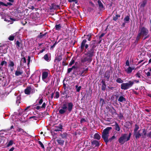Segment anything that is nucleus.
Listing matches in <instances>:
<instances>
[{
    "label": "nucleus",
    "mask_w": 151,
    "mask_h": 151,
    "mask_svg": "<svg viewBox=\"0 0 151 151\" xmlns=\"http://www.w3.org/2000/svg\"><path fill=\"white\" fill-rule=\"evenodd\" d=\"M148 32V30L145 27H142L139 28L138 33L136 38L137 40H139L140 39L141 36H146L145 38L146 39L147 37V35Z\"/></svg>",
    "instance_id": "1"
},
{
    "label": "nucleus",
    "mask_w": 151,
    "mask_h": 151,
    "mask_svg": "<svg viewBox=\"0 0 151 151\" xmlns=\"http://www.w3.org/2000/svg\"><path fill=\"white\" fill-rule=\"evenodd\" d=\"M111 129V127H108L104 129L102 132V137L106 143L109 141L108 138L109 136V132Z\"/></svg>",
    "instance_id": "2"
},
{
    "label": "nucleus",
    "mask_w": 151,
    "mask_h": 151,
    "mask_svg": "<svg viewBox=\"0 0 151 151\" xmlns=\"http://www.w3.org/2000/svg\"><path fill=\"white\" fill-rule=\"evenodd\" d=\"M94 52V50L93 48H91L90 49V50H89L88 52L87 55H88V56L85 58L83 59L82 60V61L84 62L86 61H91L92 60L91 57L93 55Z\"/></svg>",
    "instance_id": "3"
},
{
    "label": "nucleus",
    "mask_w": 151,
    "mask_h": 151,
    "mask_svg": "<svg viewBox=\"0 0 151 151\" xmlns=\"http://www.w3.org/2000/svg\"><path fill=\"white\" fill-rule=\"evenodd\" d=\"M133 84L134 82L130 81L128 82L122 83L121 85V88L122 89L127 90L131 87Z\"/></svg>",
    "instance_id": "4"
},
{
    "label": "nucleus",
    "mask_w": 151,
    "mask_h": 151,
    "mask_svg": "<svg viewBox=\"0 0 151 151\" xmlns=\"http://www.w3.org/2000/svg\"><path fill=\"white\" fill-rule=\"evenodd\" d=\"M50 74V71L48 70L43 71L42 73V80L46 83L48 82V76Z\"/></svg>",
    "instance_id": "5"
},
{
    "label": "nucleus",
    "mask_w": 151,
    "mask_h": 151,
    "mask_svg": "<svg viewBox=\"0 0 151 151\" xmlns=\"http://www.w3.org/2000/svg\"><path fill=\"white\" fill-rule=\"evenodd\" d=\"M129 138L127 137V134H124L122 135L119 138L118 141L121 144H124L125 142L129 140Z\"/></svg>",
    "instance_id": "6"
},
{
    "label": "nucleus",
    "mask_w": 151,
    "mask_h": 151,
    "mask_svg": "<svg viewBox=\"0 0 151 151\" xmlns=\"http://www.w3.org/2000/svg\"><path fill=\"white\" fill-rule=\"evenodd\" d=\"M1 16L2 18L4 19L5 21L8 22H11L12 18L8 14L3 13L1 14Z\"/></svg>",
    "instance_id": "7"
},
{
    "label": "nucleus",
    "mask_w": 151,
    "mask_h": 151,
    "mask_svg": "<svg viewBox=\"0 0 151 151\" xmlns=\"http://www.w3.org/2000/svg\"><path fill=\"white\" fill-rule=\"evenodd\" d=\"M67 110V107L66 105L64 104L61 107V108L59 110V112L60 114H63L66 112Z\"/></svg>",
    "instance_id": "8"
},
{
    "label": "nucleus",
    "mask_w": 151,
    "mask_h": 151,
    "mask_svg": "<svg viewBox=\"0 0 151 151\" xmlns=\"http://www.w3.org/2000/svg\"><path fill=\"white\" fill-rule=\"evenodd\" d=\"M134 134L137 139L139 138L142 135V129H140L136 132H134Z\"/></svg>",
    "instance_id": "9"
},
{
    "label": "nucleus",
    "mask_w": 151,
    "mask_h": 151,
    "mask_svg": "<svg viewBox=\"0 0 151 151\" xmlns=\"http://www.w3.org/2000/svg\"><path fill=\"white\" fill-rule=\"evenodd\" d=\"M125 70L126 73L128 74L131 73L132 71L134 69V67H131L130 66L125 67L124 68Z\"/></svg>",
    "instance_id": "10"
},
{
    "label": "nucleus",
    "mask_w": 151,
    "mask_h": 151,
    "mask_svg": "<svg viewBox=\"0 0 151 151\" xmlns=\"http://www.w3.org/2000/svg\"><path fill=\"white\" fill-rule=\"evenodd\" d=\"M73 105L72 103L70 102L68 103L67 110L69 112L71 111L73 109Z\"/></svg>",
    "instance_id": "11"
},
{
    "label": "nucleus",
    "mask_w": 151,
    "mask_h": 151,
    "mask_svg": "<svg viewBox=\"0 0 151 151\" xmlns=\"http://www.w3.org/2000/svg\"><path fill=\"white\" fill-rule=\"evenodd\" d=\"M56 141L57 142L59 145L62 146L63 145L64 142V140L63 139H62L60 138H59L56 140Z\"/></svg>",
    "instance_id": "12"
},
{
    "label": "nucleus",
    "mask_w": 151,
    "mask_h": 151,
    "mask_svg": "<svg viewBox=\"0 0 151 151\" xmlns=\"http://www.w3.org/2000/svg\"><path fill=\"white\" fill-rule=\"evenodd\" d=\"M32 91V88L30 87H28L25 90L24 92L26 94H29Z\"/></svg>",
    "instance_id": "13"
},
{
    "label": "nucleus",
    "mask_w": 151,
    "mask_h": 151,
    "mask_svg": "<svg viewBox=\"0 0 151 151\" xmlns=\"http://www.w3.org/2000/svg\"><path fill=\"white\" fill-rule=\"evenodd\" d=\"M86 40H83L81 43V47H88V45L86 43Z\"/></svg>",
    "instance_id": "14"
},
{
    "label": "nucleus",
    "mask_w": 151,
    "mask_h": 151,
    "mask_svg": "<svg viewBox=\"0 0 151 151\" xmlns=\"http://www.w3.org/2000/svg\"><path fill=\"white\" fill-rule=\"evenodd\" d=\"M142 136L143 138H145L147 134V131L145 129H142Z\"/></svg>",
    "instance_id": "15"
},
{
    "label": "nucleus",
    "mask_w": 151,
    "mask_h": 151,
    "mask_svg": "<svg viewBox=\"0 0 151 151\" xmlns=\"http://www.w3.org/2000/svg\"><path fill=\"white\" fill-rule=\"evenodd\" d=\"M17 131L19 132H20L19 134L20 135H23L26 132H24L23 129L20 128H18L17 129Z\"/></svg>",
    "instance_id": "16"
},
{
    "label": "nucleus",
    "mask_w": 151,
    "mask_h": 151,
    "mask_svg": "<svg viewBox=\"0 0 151 151\" xmlns=\"http://www.w3.org/2000/svg\"><path fill=\"white\" fill-rule=\"evenodd\" d=\"M45 106H46L45 103V102H44L43 103L42 106H37L36 107H35V108L37 110H39L41 108H45Z\"/></svg>",
    "instance_id": "17"
},
{
    "label": "nucleus",
    "mask_w": 151,
    "mask_h": 151,
    "mask_svg": "<svg viewBox=\"0 0 151 151\" xmlns=\"http://www.w3.org/2000/svg\"><path fill=\"white\" fill-rule=\"evenodd\" d=\"M147 4V1L146 0L143 1L142 2L140 3V7L141 8H143Z\"/></svg>",
    "instance_id": "18"
},
{
    "label": "nucleus",
    "mask_w": 151,
    "mask_h": 151,
    "mask_svg": "<svg viewBox=\"0 0 151 151\" xmlns=\"http://www.w3.org/2000/svg\"><path fill=\"white\" fill-rule=\"evenodd\" d=\"M23 73L22 71L21 70H17L16 71L15 74L17 76H19L21 75Z\"/></svg>",
    "instance_id": "19"
},
{
    "label": "nucleus",
    "mask_w": 151,
    "mask_h": 151,
    "mask_svg": "<svg viewBox=\"0 0 151 151\" xmlns=\"http://www.w3.org/2000/svg\"><path fill=\"white\" fill-rule=\"evenodd\" d=\"M7 62L5 61H2L0 64L1 67H2L3 66H6L7 65Z\"/></svg>",
    "instance_id": "20"
},
{
    "label": "nucleus",
    "mask_w": 151,
    "mask_h": 151,
    "mask_svg": "<svg viewBox=\"0 0 151 151\" xmlns=\"http://www.w3.org/2000/svg\"><path fill=\"white\" fill-rule=\"evenodd\" d=\"M94 139L99 140L100 138V136L98 133H96L94 134Z\"/></svg>",
    "instance_id": "21"
},
{
    "label": "nucleus",
    "mask_w": 151,
    "mask_h": 151,
    "mask_svg": "<svg viewBox=\"0 0 151 151\" xmlns=\"http://www.w3.org/2000/svg\"><path fill=\"white\" fill-rule=\"evenodd\" d=\"M115 129L116 130L119 131L120 130V128L117 122L115 123Z\"/></svg>",
    "instance_id": "22"
},
{
    "label": "nucleus",
    "mask_w": 151,
    "mask_h": 151,
    "mask_svg": "<svg viewBox=\"0 0 151 151\" xmlns=\"http://www.w3.org/2000/svg\"><path fill=\"white\" fill-rule=\"evenodd\" d=\"M124 21L125 23H128L129 21V16H127L124 19Z\"/></svg>",
    "instance_id": "23"
},
{
    "label": "nucleus",
    "mask_w": 151,
    "mask_h": 151,
    "mask_svg": "<svg viewBox=\"0 0 151 151\" xmlns=\"http://www.w3.org/2000/svg\"><path fill=\"white\" fill-rule=\"evenodd\" d=\"M126 99L125 98H124L122 96H120L119 99H118V101L121 102H122L124 101H125Z\"/></svg>",
    "instance_id": "24"
},
{
    "label": "nucleus",
    "mask_w": 151,
    "mask_h": 151,
    "mask_svg": "<svg viewBox=\"0 0 151 151\" xmlns=\"http://www.w3.org/2000/svg\"><path fill=\"white\" fill-rule=\"evenodd\" d=\"M136 77L140 78L141 76V72L139 71L135 75Z\"/></svg>",
    "instance_id": "25"
},
{
    "label": "nucleus",
    "mask_w": 151,
    "mask_h": 151,
    "mask_svg": "<svg viewBox=\"0 0 151 151\" xmlns=\"http://www.w3.org/2000/svg\"><path fill=\"white\" fill-rule=\"evenodd\" d=\"M67 136V134L64 133L63 134H61L60 135V136L62 138V139H63L65 138H66Z\"/></svg>",
    "instance_id": "26"
},
{
    "label": "nucleus",
    "mask_w": 151,
    "mask_h": 151,
    "mask_svg": "<svg viewBox=\"0 0 151 151\" xmlns=\"http://www.w3.org/2000/svg\"><path fill=\"white\" fill-rule=\"evenodd\" d=\"M116 82L119 83H123V81L120 78H118L116 79Z\"/></svg>",
    "instance_id": "27"
},
{
    "label": "nucleus",
    "mask_w": 151,
    "mask_h": 151,
    "mask_svg": "<svg viewBox=\"0 0 151 151\" xmlns=\"http://www.w3.org/2000/svg\"><path fill=\"white\" fill-rule=\"evenodd\" d=\"M57 127L58 128V129H54V131L57 132L58 131H60L62 128V126L61 125L59 124Z\"/></svg>",
    "instance_id": "28"
},
{
    "label": "nucleus",
    "mask_w": 151,
    "mask_h": 151,
    "mask_svg": "<svg viewBox=\"0 0 151 151\" xmlns=\"http://www.w3.org/2000/svg\"><path fill=\"white\" fill-rule=\"evenodd\" d=\"M92 144L93 145H95L96 146H98L99 145V143L98 141H96V140H94L92 142Z\"/></svg>",
    "instance_id": "29"
},
{
    "label": "nucleus",
    "mask_w": 151,
    "mask_h": 151,
    "mask_svg": "<svg viewBox=\"0 0 151 151\" xmlns=\"http://www.w3.org/2000/svg\"><path fill=\"white\" fill-rule=\"evenodd\" d=\"M61 27V26L60 24L56 25L55 27V29L57 30L60 29Z\"/></svg>",
    "instance_id": "30"
},
{
    "label": "nucleus",
    "mask_w": 151,
    "mask_h": 151,
    "mask_svg": "<svg viewBox=\"0 0 151 151\" xmlns=\"http://www.w3.org/2000/svg\"><path fill=\"white\" fill-rule=\"evenodd\" d=\"M14 65V62L12 61H10L8 66L10 67H13Z\"/></svg>",
    "instance_id": "31"
},
{
    "label": "nucleus",
    "mask_w": 151,
    "mask_h": 151,
    "mask_svg": "<svg viewBox=\"0 0 151 151\" xmlns=\"http://www.w3.org/2000/svg\"><path fill=\"white\" fill-rule=\"evenodd\" d=\"M139 127L137 124H136L135 125V128L134 129L133 133L136 132L138 131V130L139 129Z\"/></svg>",
    "instance_id": "32"
},
{
    "label": "nucleus",
    "mask_w": 151,
    "mask_h": 151,
    "mask_svg": "<svg viewBox=\"0 0 151 151\" xmlns=\"http://www.w3.org/2000/svg\"><path fill=\"white\" fill-rule=\"evenodd\" d=\"M98 3L99 6L100 8H102L103 7V5L102 3L101 2V1L100 0H98Z\"/></svg>",
    "instance_id": "33"
},
{
    "label": "nucleus",
    "mask_w": 151,
    "mask_h": 151,
    "mask_svg": "<svg viewBox=\"0 0 151 151\" xmlns=\"http://www.w3.org/2000/svg\"><path fill=\"white\" fill-rule=\"evenodd\" d=\"M120 17V15L119 14H116V15L114 17H113V19L114 21H116L117 20V19Z\"/></svg>",
    "instance_id": "34"
},
{
    "label": "nucleus",
    "mask_w": 151,
    "mask_h": 151,
    "mask_svg": "<svg viewBox=\"0 0 151 151\" xmlns=\"http://www.w3.org/2000/svg\"><path fill=\"white\" fill-rule=\"evenodd\" d=\"M13 144V141L12 140H10L8 142L7 145V147H9L10 146L12 145Z\"/></svg>",
    "instance_id": "35"
},
{
    "label": "nucleus",
    "mask_w": 151,
    "mask_h": 151,
    "mask_svg": "<svg viewBox=\"0 0 151 151\" xmlns=\"http://www.w3.org/2000/svg\"><path fill=\"white\" fill-rule=\"evenodd\" d=\"M75 63V60L72 59V60H71L70 62L69 63V66H71L73 64Z\"/></svg>",
    "instance_id": "36"
},
{
    "label": "nucleus",
    "mask_w": 151,
    "mask_h": 151,
    "mask_svg": "<svg viewBox=\"0 0 151 151\" xmlns=\"http://www.w3.org/2000/svg\"><path fill=\"white\" fill-rule=\"evenodd\" d=\"M76 91L77 92H79L81 88V86H80L78 87L77 85H76Z\"/></svg>",
    "instance_id": "37"
},
{
    "label": "nucleus",
    "mask_w": 151,
    "mask_h": 151,
    "mask_svg": "<svg viewBox=\"0 0 151 151\" xmlns=\"http://www.w3.org/2000/svg\"><path fill=\"white\" fill-rule=\"evenodd\" d=\"M44 59L46 61H47L49 59H48V56L47 54H45L44 55Z\"/></svg>",
    "instance_id": "38"
},
{
    "label": "nucleus",
    "mask_w": 151,
    "mask_h": 151,
    "mask_svg": "<svg viewBox=\"0 0 151 151\" xmlns=\"http://www.w3.org/2000/svg\"><path fill=\"white\" fill-rule=\"evenodd\" d=\"M59 96H60V95H59V93L58 91L56 92L55 93V97L57 99L59 97Z\"/></svg>",
    "instance_id": "39"
},
{
    "label": "nucleus",
    "mask_w": 151,
    "mask_h": 151,
    "mask_svg": "<svg viewBox=\"0 0 151 151\" xmlns=\"http://www.w3.org/2000/svg\"><path fill=\"white\" fill-rule=\"evenodd\" d=\"M38 143L40 145L41 147L42 148H44V145H43V144L42 143V142L41 141H38Z\"/></svg>",
    "instance_id": "40"
},
{
    "label": "nucleus",
    "mask_w": 151,
    "mask_h": 151,
    "mask_svg": "<svg viewBox=\"0 0 151 151\" xmlns=\"http://www.w3.org/2000/svg\"><path fill=\"white\" fill-rule=\"evenodd\" d=\"M14 36H10L9 38V39L10 40H13L14 39Z\"/></svg>",
    "instance_id": "41"
},
{
    "label": "nucleus",
    "mask_w": 151,
    "mask_h": 151,
    "mask_svg": "<svg viewBox=\"0 0 151 151\" xmlns=\"http://www.w3.org/2000/svg\"><path fill=\"white\" fill-rule=\"evenodd\" d=\"M20 97L19 96H17V100L16 101V102L17 103H20Z\"/></svg>",
    "instance_id": "42"
},
{
    "label": "nucleus",
    "mask_w": 151,
    "mask_h": 151,
    "mask_svg": "<svg viewBox=\"0 0 151 151\" xmlns=\"http://www.w3.org/2000/svg\"><path fill=\"white\" fill-rule=\"evenodd\" d=\"M69 2H72L74 1L75 2L76 4H77V0H68Z\"/></svg>",
    "instance_id": "43"
},
{
    "label": "nucleus",
    "mask_w": 151,
    "mask_h": 151,
    "mask_svg": "<svg viewBox=\"0 0 151 151\" xmlns=\"http://www.w3.org/2000/svg\"><path fill=\"white\" fill-rule=\"evenodd\" d=\"M43 102V100L42 99H40L38 102V104L39 105L41 104Z\"/></svg>",
    "instance_id": "44"
},
{
    "label": "nucleus",
    "mask_w": 151,
    "mask_h": 151,
    "mask_svg": "<svg viewBox=\"0 0 151 151\" xmlns=\"http://www.w3.org/2000/svg\"><path fill=\"white\" fill-rule=\"evenodd\" d=\"M126 66H127L128 67L129 66V63L128 60H127L126 61ZM125 67H126V66H125Z\"/></svg>",
    "instance_id": "45"
},
{
    "label": "nucleus",
    "mask_w": 151,
    "mask_h": 151,
    "mask_svg": "<svg viewBox=\"0 0 151 151\" xmlns=\"http://www.w3.org/2000/svg\"><path fill=\"white\" fill-rule=\"evenodd\" d=\"M2 5V6H6V4H5L3 2L0 1V6Z\"/></svg>",
    "instance_id": "46"
},
{
    "label": "nucleus",
    "mask_w": 151,
    "mask_h": 151,
    "mask_svg": "<svg viewBox=\"0 0 151 151\" xmlns=\"http://www.w3.org/2000/svg\"><path fill=\"white\" fill-rule=\"evenodd\" d=\"M85 72V70H83L82 72H80L79 74L81 76H82L83 75V73H84Z\"/></svg>",
    "instance_id": "47"
},
{
    "label": "nucleus",
    "mask_w": 151,
    "mask_h": 151,
    "mask_svg": "<svg viewBox=\"0 0 151 151\" xmlns=\"http://www.w3.org/2000/svg\"><path fill=\"white\" fill-rule=\"evenodd\" d=\"M6 4V6H7L8 5L11 6L12 5V4L10 2H8Z\"/></svg>",
    "instance_id": "48"
},
{
    "label": "nucleus",
    "mask_w": 151,
    "mask_h": 151,
    "mask_svg": "<svg viewBox=\"0 0 151 151\" xmlns=\"http://www.w3.org/2000/svg\"><path fill=\"white\" fill-rule=\"evenodd\" d=\"M73 70V68H69L68 69V73H70Z\"/></svg>",
    "instance_id": "49"
},
{
    "label": "nucleus",
    "mask_w": 151,
    "mask_h": 151,
    "mask_svg": "<svg viewBox=\"0 0 151 151\" xmlns=\"http://www.w3.org/2000/svg\"><path fill=\"white\" fill-rule=\"evenodd\" d=\"M104 35V33H102L100 36L99 37V39L100 41L101 40V38L103 37Z\"/></svg>",
    "instance_id": "50"
},
{
    "label": "nucleus",
    "mask_w": 151,
    "mask_h": 151,
    "mask_svg": "<svg viewBox=\"0 0 151 151\" xmlns=\"http://www.w3.org/2000/svg\"><path fill=\"white\" fill-rule=\"evenodd\" d=\"M115 138V137L114 136H113L111 137L109 139V141H111L112 140L114 139Z\"/></svg>",
    "instance_id": "51"
},
{
    "label": "nucleus",
    "mask_w": 151,
    "mask_h": 151,
    "mask_svg": "<svg viewBox=\"0 0 151 151\" xmlns=\"http://www.w3.org/2000/svg\"><path fill=\"white\" fill-rule=\"evenodd\" d=\"M86 120L85 119L82 118L81 119V123H83V122H85Z\"/></svg>",
    "instance_id": "52"
},
{
    "label": "nucleus",
    "mask_w": 151,
    "mask_h": 151,
    "mask_svg": "<svg viewBox=\"0 0 151 151\" xmlns=\"http://www.w3.org/2000/svg\"><path fill=\"white\" fill-rule=\"evenodd\" d=\"M119 118L120 119H122L123 117V116L122 114H120V115L119 116Z\"/></svg>",
    "instance_id": "53"
},
{
    "label": "nucleus",
    "mask_w": 151,
    "mask_h": 151,
    "mask_svg": "<svg viewBox=\"0 0 151 151\" xmlns=\"http://www.w3.org/2000/svg\"><path fill=\"white\" fill-rule=\"evenodd\" d=\"M16 45H17V46L19 47L20 46L19 42L18 41H17V42H16Z\"/></svg>",
    "instance_id": "54"
},
{
    "label": "nucleus",
    "mask_w": 151,
    "mask_h": 151,
    "mask_svg": "<svg viewBox=\"0 0 151 151\" xmlns=\"http://www.w3.org/2000/svg\"><path fill=\"white\" fill-rule=\"evenodd\" d=\"M131 135H132V134L131 133H129V135L128 136L127 135V137H128V138H129V140L130 139V137L131 136Z\"/></svg>",
    "instance_id": "55"
},
{
    "label": "nucleus",
    "mask_w": 151,
    "mask_h": 151,
    "mask_svg": "<svg viewBox=\"0 0 151 151\" xmlns=\"http://www.w3.org/2000/svg\"><path fill=\"white\" fill-rule=\"evenodd\" d=\"M35 118V120H37V117L35 116H32L31 117H30L29 119H32V118Z\"/></svg>",
    "instance_id": "56"
},
{
    "label": "nucleus",
    "mask_w": 151,
    "mask_h": 151,
    "mask_svg": "<svg viewBox=\"0 0 151 151\" xmlns=\"http://www.w3.org/2000/svg\"><path fill=\"white\" fill-rule=\"evenodd\" d=\"M146 74L147 76H150V72H147Z\"/></svg>",
    "instance_id": "57"
},
{
    "label": "nucleus",
    "mask_w": 151,
    "mask_h": 151,
    "mask_svg": "<svg viewBox=\"0 0 151 151\" xmlns=\"http://www.w3.org/2000/svg\"><path fill=\"white\" fill-rule=\"evenodd\" d=\"M147 135L149 137L150 136H151V132H150L149 133H148Z\"/></svg>",
    "instance_id": "58"
},
{
    "label": "nucleus",
    "mask_w": 151,
    "mask_h": 151,
    "mask_svg": "<svg viewBox=\"0 0 151 151\" xmlns=\"http://www.w3.org/2000/svg\"><path fill=\"white\" fill-rule=\"evenodd\" d=\"M22 60H23L24 63H25L26 62V60L25 58H23L22 59Z\"/></svg>",
    "instance_id": "59"
},
{
    "label": "nucleus",
    "mask_w": 151,
    "mask_h": 151,
    "mask_svg": "<svg viewBox=\"0 0 151 151\" xmlns=\"http://www.w3.org/2000/svg\"><path fill=\"white\" fill-rule=\"evenodd\" d=\"M105 86H106L105 85L102 86V89L103 90H104L105 89Z\"/></svg>",
    "instance_id": "60"
},
{
    "label": "nucleus",
    "mask_w": 151,
    "mask_h": 151,
    "mask_svg": "<svg viewBox=\"0 0 151 151\" xmlns=\"http://www.w3.org/2000/svg\"><path fill=\"white\" fill-rule=\"evenodd\" d=\"M14 147H12L9 150V151H13V150H14Z\"/></svg>",
    "instance_id": "61"
},
{
    "label": "nucleus",
    "mask_w": 151,
    "mask_h": 151,
    "mask_svg": "<svg viewBox=\"0 0 151 151\" xmlns=\"http://www.w3.org/2000/svg\"><path fill=\"white\" fill-rule=\"evenodd\" d=\"M111 110L113 112L115 113V110L113 107H112V109H111Z\"/></svg>",
    "instance_id": "62"
},
{
    "label": "nucleus",
    "mask_w": 151,
    "mask_h": 151,
    "mask_svg": "<svg viewBox=\"0 0 151 151\" xmlns=\"http://www.w3.org/2000/svg\"><path fill=\"white\" fill-rule=\"evenodd\" d=\"M132 81L134 82H134H135L136 83H138L139 82V81L137 80H135L134 81Z\"/></svg>",
    "instance_id": "63"
},
{
    "label": "nucleus",
    "mask_w": 151,
    "mask_h": 151,
    "mask_svg": "<svg viewBox=\"0 0 151 151\" xmlns=\"http://www.w3.org/2000/svg\"><path fill=\"white\" fill-rule=\"evenodd\" d=\"M63 88H64L65 89H66V85L65 83L63 84Z\"/></svg>",
    "instance_id": "64"
}]
</instances>
